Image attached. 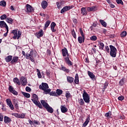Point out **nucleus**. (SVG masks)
<instances>
[{"label": "nucleus", "mask_w": 127, "mask_h": 127, "mask_svg": "<svg viewBox=\"0 0 127 127\" xmlns=\"http://www.w3.org/2000/svg\"><path fill=\"white\" fill-rule=\"evenodd\" d=\"M62 54L66 64L69 66H73V63L70 60V55H69V53H68L67 48H64L62 50Z\"/></svg>", "instance_id": "nucleus-1"}, {"label": "nucleus", "mask_w": 127, "mask_h": 127, "mask_svg": "<svg viewBox=\"0 0 127 127\" xmlns=\"http://www.w3.org/2000/svg\"><path fill=\"white\" fill-rule=\"evenodd\" d=\"M33 98L31 99V101H32L33 103L37 106V107H38L40 109H43V107H42V105H41V103H40V102L38 101L39 98L38 96L35 94H33L32 95Z\"/></svg>", "instance_id": "nucleus-2"}, {"label": "nucleus", "mask_w": 127, "mask_h": 127, "mask_svg": "<svg viewBox=\"0 0 127 127\" xmlns=\"http://www.w3.org/2000/svg\"><path fill=\"white\" fill-rule=\"evenodd\" d=\"M109 47L110 48V55L113 58H116L117 57V52H118V50L113 45H110Z\"/></svg>", "instance_id": "nucleus-3"}, {"label": "nucleus", "mask_w": 127, "mask_h": 127, "mask_svg": "<svg viewBox=\"0 0 127 127\" xmlns=\"http://www.w3.org/2000/svg\"><path fill=\"white\" fill-rule=\"evenodd\" d=\"M11 33H12L14 35L12 37L13 39H19L21 37V32L19 30L17 31L16 30H13Z\"/></svg>", "instance_id": "nucleus-4"}, {"label": "nucleus", "mask_w": 127, "mask_h": 127, "mask_svg": "<svg viewBox=\"0 0 127 127\" xmlns=\"http://www.w3.org/2000/svg\"><path fill=\"white\" fill-rule=\"evenodd\" d=\"M82 97L85 103H87V104L90 103V95L88 94V93L86 92V90L83 91Z\"/></svg>", "instance_id": "nucleus-5"}, {"label": "nucleus", "mask_w": 127, "mask_h": 127, "mask_svg": "<svg viewBox=\"0 0 127 127\" xmlns=\"http://www.w3.org/2000/svg\"><path fill=\"white\" fill-rule=\"evenodd\" d=\"M74 6H65L63 7V9L61 10V13H64V12H66V11H68V10H70V9L73 8Z\"/></svg>", "instance_id": "nucleus-6"}, {"label": "nucleus", "mask_w": 127, "mask_h": 127, "mask_svg": "<svg viewBox=\"0 0 127 127\" xmlns=\"http://www.w3.org/2000/svg\"><path fill=\"white\" fill-rule=\"evenodd\" d=\"M8 90L9 92L11 93V94H13V95H15V96H17V95H18V92L15 91V90H14V88H13L11 85H9Z\"/></svg>", "instance_id": "nucleus-7"}, {"label": "nucleus", "mask_w": 127, "mask_h": 127, "mask_svg": "<svg viewBox=\"0 0 127 127\" xmlns=\"http://www.w3.org/2000/svg\"><path fill=\"white\" fill-rule=\"evenodd\" d=\"M20 81L22 86H26V84H27V79L26 77H25V76H21Z\"/></svg>", "instance_id": "nucleus-8"}, {"label": "nucleus", "mask_w": 127, "mask_h": 127, "mask_svg": "<svg viewBox=\"0 0 127 127\" xmlns=\"http://www.w3.org/2000/svg\"><path fill=\"white\" fill-rule=\"evenodd\" d=\"M6 102L7 106L10 108V110L13 111L14 110V107H13V105H12V103L11 102L10 99H7Z\"/></svg>", "instance_id": "nucleus-9"}, {"label": "nucleus", "mask_w": 127, "mask_h": 127, "mask_svg": "<svg viewBox=\"0 0 127 127\" xmlns=\"http://www.w3.org/2000/svg\"><path fill=\"white\" fill-rule=\"evenodd\" d=\"M49 88V86H48V84L44 82L42 83V85H39V89L40 90H42L43 91L45 90L46 89H48Z\"/></svg>", "instance_id": "nucleus-10"}, {"label": "nucleus", "mask_w": 127, "mask_h": 127, "mask_svg": "<svg viewBox=\"0 0 127 127\" xmlns=\"http://www.w3.org/2000/svg\"><path fill=\"white\" fill-rule=\"evenodd\" d=\"M26 8L27 9V12H33L34 11V8L29 4H26Z\"/></svg>", "instance_id": "nucleus-11"}, {"label": "nucleus", "mask_w": 127, "mask_h": 127, "mask_svg": "<svg viewBox=\"0 0 127 127\" xmlns=\"http://www.w3.org/2000/svg\"><path fill=\"white\" fill-rule=\"evenodd\" d=\"M0 28H6V29H8V26H7V24H6V23L4 22V21H0Z\"/></svg>", "instance_id": "nucleus-12"}, {"label": "nucleus", "mask_w": 127, "mask_h": 127, "mask_svg": "<svg viewBox=\"0 0 127 127\" xmlns=\"http://www.w3.org/2000/svg\"><path fill=\"white\" fill-rule=\"evenodd\" d=\"M18 57L14 56L12 58V61H11V64H16L18 62Z\"/></svg>", "instance_id": "nucleus-13"}, {"label": "nucleus", "mask_w": 127, "mask_h": 127, "mask_svg": "<svg viewBox=\"0 0 127 127\" xmlns=\"http://www.w3.org/2000/svg\"><path fill=\"white\" fill-rule=\"evenodd\" d=\"M56 26V23L54 22H52L51 24V30L52 32H56V29H55V27Z\"/></svg>", "instance_id": "nucleus-14"}, {"label": "nucleus", "mask_w": 127, "mask_h": 127, "mask_svg": "<svg viewBox=\"0 0 127 127\" xmlns=\"http://www.w3.org/2000/svg\"><path fill=\"white\" fill-rule=\"evenodd\" d=\"M36 36L37 38H40L43 36V30L42 29L40 30L39 32L36 33Z\"/></svg>", "instance_id": "nucleus-15"}, {"label": "nucleus", "mask_w": 127, "mask_h": 127, "mask_svg": "<svg viewBox=\"0 0 127 127\" xmlns=\"http://www.w3.org/2000/svg\"><path fill=\"white\" fill-rule=\"evenodd\" d=\"M61 111L62 113L65 114V113H67V112H68V108L66 107H65V106L64 105H61Z\"/></svg>", "instance_id": "nucleus-16"}, {"label": "nucleus", "mask_w": 127, "mask_h": 127, "mask_svg": "<svg viewBox=\"0 0 127 127\" xmlns=\"http://www.w3.org/2000/svg\"><path fill=\"white\" fill-rule=\"evenodd\" d=\"M88 75L92 80H96V76H95L93 72L88 71Z\"/></svg>", "instance_id": "nucleus-17"}, {"label": "nucleus", "mask_w": 127, "mask_h": 127, "mask_svg": "<svg viewBox=\"0 0 127 127\" xmlns=\"http://www.w3.org/2000/svg\"><path fill=\"white\" fill-rule=\"evenodd\" d=\"M81 13L83 16H85L88 14V12L86 10V7H82L81 8Z\"/></svg>", "instance_id": "nucleus-18"}, {"label": "nucleus", "mask_w": 127, "mask_h": 127, "mask_svg": "<svg viewBox=\"0 0 127 127\" xmlns=\"http://www.w3.org/2000/svg\"><path fill=\"white\" fill-rule=\"evenodd\" d=\"M41 5L42 8H43V9H45V8H46L48 5V2L45 0H44L42 2Z\"/></svg>", "instance_id": "nucleus-19"}, {"label": "nucleus", "mask_w": 127, "mask_h": 127, "mask_svg": "<svg viewBox=\"0 0 127 127\" xmlns=\"http://www.w3.org/2000/svg\"><path fill=\"white\" fill-rule=\"evenodd\" d=\"M11 122V119L7 116H4V123L5 124H9Z\"/></svg>", "instance_id": "nucleus-20"}, {"label": "nucleus", "mask_w": 127, "mask_h": 127, "mask_svg": "<svg viewBox=\"0 0 127 127\" xmlns=\"http://www.w3.org/2000/svg\"><path fill=\"white\" fill-rule=\"evenodd\" d=\"M41 104L45 109H46L49 106V104H48V103H47L45 100H41Z\"/></svg>", "instance_id": "nucleus-21"}, {"label": "nucleus", "mask_w": 127, "mask_h": 127, "mask_svg": "<svg viewBox=\"0 0 127 127\" xmlns=\"http://www.w3.org/2000/svg\"><path fill=\"white\" fill-rule=\"evenodd\" d=\"M61 70L62 71H64V72H65V73H69L70 72V70L68 68H66V67L64 66L63 65H61Z\"/></svg>", "instance_id": "nucleus-22"}, {"label": "nucleus", "mask_w": 127, "mask_h": 127, "mask_svg": "<svg viewBox=\"0 0 127 127\" xmlns=\"http://www.w3.org/2000/svg\"><path fill=\"white\" fill-rule=\"evenodd\" d=\"M5 60L7 63H8V62H11L12 60V56H8L6 57Z\"/></svg>", "instance_id": "nucleus-23"}, {"label": "nucleus", "mask_w": 127, "mask_h": 127, "mask_svg": "<svg viewBox=\"0 0 127 127\" xmlns=\"http://www.w3.org/2000/svg\"><path fill=\"white\" fill-rule=\"evenodd\" d=\"M47 112L48 113H50V114L53 113V112H54V110L52 107H51L50 105H49L46 108Z\"/></svg>", "instance_id": "nucleus-24"}, {"label": "nucleus", "mask_w": 127, "mask_h": 127, "mask_svg": "<svg viewBox=\"0 0 127 127\" xmlns=\"http://www.w3.org/2000/svg\"><path fill=\"white\" fill-rule=\"evenodd\" d=\"M78 41L80 44H82V43H84L85 41V38H83L82 37L79 36L78 37Z\"/></svg>", "instance_id": "nucleus-25"}, {"label": "nucleus", "mask_w": 127, "mask_h": 127, "mask_svg": "<svg viewBox=\"0 0 127 127\" xmlns=\"http://www.w3.org/2000/svg\"><path fill=\"white\" fill-rule=\"evenodd\" d=\"M67 81L68 83L71 84L74 82V78H73L72 76H67Z\"/></svg>", "instance_id": "nucleus-26"}, {"label": "nucleus", "mask_w": 127, "mask_h": 127, "mask_svg": "<svg viewBox=\"0 0 127 127\" xmlns=\"http://www.w3.org/2000/svg\"><path fill=\"white\" fill-rule=\"evenodd\" d=\"M13 104L14 105V107L16 110H18L19 107L18 106V101L16 99H13Z\"/></svg>", "instance_id": "nucleus-27"}, {"label": "nucleus", "mask_w": 127, "mask_h": 127, "mask_svg": "<svg viewBox=\"0 0 127 127\" xmlns=\"http://www.w3.org/2000/svg\"><path fill=\"white\" fill-rule=\"evenodd\" d=\"M56 93L57 95V97H58V96H61V95L63 94V91L61 89H57Z\"/></svg>", "instance_id": "nucleus-28"}, {"label": "nucleus", "mask_w": 127, "mask_h": 127, "mask_svg": "<svg viewBox=\"0 0 127 127\" xmlns=\"http://www.w3.org/2000/svg\"><path fill=\"white\" fill-rule=\"evenodd\" d=\"M89 123H90V117H87L86 121L83 123V126L84 127H87V126L88 125V124H89Z\"/></svg>", "instance_id": "nucleus-29"}, {"label": "nucleus", "mask_w": 127, "mask_h": 127, "mask_svg": "<svg viewBox=\"0 0 127 127\" xmlns=\"http://www.w3.org/2000/svg\"><path fill=\"white\" fill-rule=\"evenodd\" d=\"M95 8H96V6H92L91 7H88L87 8V11H94L95 10Z\"/></svg>", "instance_id": "nucleus-30"}, {"label": "nucleus", "mask_w": 127, "mask_h": 127, "mask_svg": "<svg viewBox=\"0 0 127 127\" xmlns=\"http://www.w3.org/2000/svg\"><path fill=\"white\" fill-rule=\"evenodd\" d=\"M6 21L8 22V23H10V24H12L13 23V19L11 18L7 17L6 19Z\"/></svg>", "instance_id": "nucleus-31"}, {"label": "nucleus", "mask_w": 127, "mask_h": 127, "mask_svg": "<svg viewBox=\"0 0 127 127\" xmlns=\"http://www.w3.org/2000/svg\"><path fill=\"white\" fill-rule=\"evenodd\" d=\"M57 6L58 8V9H60L62 7L61 5L63 4V2L61 1V2H56Z\"/></svg>", "instance_id": "nucleus-32"}, {"label": "nucleus", "mask_w": 127, "mask_h": 127, "mask_svg": "<svg viewBox=\"0 0 127 127\" xmlns=\"http://www.w3.org/2000/svg\"><path fill=\"white\" fill-rule=\"evenodd\" d=\"M21 94H22V95L24 96V97H25V98H30V94L29 93L22 91Z\"/></svg>", "instance_id": "nucleus-33"}, {"label": "nucleus", "mask_w": 127, "mask_h": 127, "mask_svg": "<svg viewBox=\"0 0 127 127\" xmlns=\"http://www.w3.org/2000/svg\"><path fill=\"white\" fill-rule=\"evenodd\" d=\"M99 22H100L101 24H102V26H104V27H107V24L106 23V22H105V21H104V20L100 19Z\"/></svg>", "instance_id": "nucleus-34"}, {"label": "nucleus", "mask_w": 127, "mask_h": 127, "mask_svg": "<svg viewBox=\"0 0 127 127\" xmlns=\"http://www.w3.org/2000/svg\"><path fill=\"white\" fill-rule=\"evenodd\" d=\"M74 82L75 84H79V75H78V73L75 75Z\"/></svg>", "instance_id": "nucleus-35"}, {"label": "nucleus", "mask_w": 127, "mask_h": 127, "mask_svg": "<svg viewBox=\"0 0 127 127\" xmlns=\"http://www.w3.org/2000/svg\"><path fill=\"white\" fill-rule=\"evenodd\" d=\"M13 82L14 83H16V84H17V85H20V81H19V79H18L17 77H15L13 79Z\"/></svg>", "instance_id": "nucleus-36"}, {"label": "nucleus", "mask_w": 127, "mask_h": 127, "mask_svg": "<svg viewBox=\"0 0 127 127\" xmlns=\"http://www.w3.org/2000/svg\"><path fill=\"white\" fill-rule=\"evenodd\" d=\"M105 117H106V118H108V119L112 118V112L109 111L108 113L105 114Z\"/></svg>", "instance_id": "nucleus-37"}, {"label": "nucleus", "mask_w": 127, "mask_h": 127, "mask_svg": "<svg viewBox=\"0 0 127 127\" xmlns=\"http://www.w3.org/2000/svg\"><path fill=\"white\" fill-rule=\"evenodd\" d=\"M78 103L80 106H84V105H85V102H84V100H83V99L82 98L78 99Z\"/></svg>", "instance_id": "nucleus-38"}, {"label": "nucleus", "mask_w": 127, "mask_h": 127, "mask_svg": "<svg viewBox=\"0 0 127 127\" xmlns=\"http://www.w3.org/2000/svg\"><path fill=\"white\" fill-rule=\"evenodd\" d=\"M50 23H51V21L50 20H47L45 24V29H46L48 26L50 25Z\"/></svg>", "instance_id": "nucleus-39"}, {"label": "nucleus", "mask_w": 127, "mask_h": 127, "mask_svg": "<svg viewBox=\"0 0 127 127\" xmlns=\"http://www.w3.org/2000/svg\"><path fill=\"white\" fill-rule=\"evenodd\" d=\"M0 5L3 6V7H5L6 5V2L5 0H2L0 1Z\"/></svg>", "instance_id": "nucleus-40"}, {"label": "nucleus", "mask_w": 127, "mask_h": 127, "mask_svg": "<svg viewBox=\"0 0 127 127\" xmlns=\"http://www.w3.org/2000/svg\"><path fill=\"white\" fill-rule=\"evenodd\" d=\"M37 75L39 78V79H41L42 78V75H41V73H40V70H39V69L37 68Z\"/></svg>", "instance_id": "nucleus-41"}, {"label": "nucleus", "mask_w": 127, "mask_h": 127, "mask_svg": "<svg viewBox=\"0 0 127 127\" xmlns=\"http://www.w3.org/2000/svg\"><path fill=\"white\" fill-rule=\"evenodd\" d=\"M104 47H105V45L103 42H100L99 43V49L101 50H103L104 49Z\"/></svg>", "instance_id": "nucleus-42"}, {"label": "nucleus", "mask_w": 127, "mask_h": 127, "mask_svg": "<svg viewBox=\"0 0 127 127\" xmlns=\"http://www.w3.org/2000/svg\"><path fill=\"white\" fill-rule=\"evenodd\" d=\"M71 35L75 38V39H76L77 36H76V32H75V30H74V29L71 30Z\"/></svg>", "instance_id": "nucleus-43"}, {"label": "nucleus", "mask_w": 127, "mask_h": 127, "mask_svg": "<svg viewBox=\"0 0 127 127\" xmlns=\"http://www.w3.org/2000/svg\"><path fill=\"white\" fill-rule=\"evenodd\" d=\"M45 92V94L46 95H47V94H50V93H51V89L49 88H47V89H44V90Z\"/></svg>", "instance_id": "nucleus-44"}, {"label": "nucleus", "mask_w": 127, "mask_h": 127, "mask_svg": "<svg viewBox=\"0 0 127 127\" xmlns=\"http://www.w3.org/2000/svg\"><path fill=\"white\" fill-rule=\"evenodd\" d=\"M127 31H123L122 32V33H121V37H126V36H127Z\"/></svg>", "instance_id": "nucleus-45"}, {"label": "nucleus", "mask_w": 127, "mask_h": 127, "mask_svg": "<svg viewBox=\"0 0 127 127\" xmlns=\"http://www.w3.org/2000/svg\"><path fill=\"white\" fill-rule=\"evenodd\" d=\"M65 97L66 99H69V98L71 97V94H70V92L69 91H67V92L65 94Z\"/></svg>", "instance_id": "nucleus-46"}, {"label": "nucleus", "mask_w": 127, "mask_h": 127, "mask_svg": "<svg viewBox=\"0 0 127 127\" xmlns=\"http://www.w3.org/2000/svg\"><path fill=\"white\" fill-rule=\"evenodd\" d=\"M50 96H53L54 97H57V94L56 92L52 91L50 93Z\"/></svg>", "instance_id": "nucleus-47"}, {"label": "nucleus", "mask_w": 127, "mask_h": 127, "mask_svg": "<svg viewBox=\"0 0 127 127\" xmlns=\"http://www.w3.org/2000/svg\"><path fill=\"white\" fill-rule=\"evenodd\" d=\"M7 18L6 17V14H3L0 16L1 20H3L4 19H6Z\"/></svg>", "instance_id": "nucleus-48"}, {"label": "nucleus", "mask_w": 127, "mask_h": 127, "mask_svg": "<svg viewBox=\"0 0 127 127\" xmlns=\"http://www.w3.org/2000/svg\"><path fill=\"white\" fill-rule=\"evenodd\" d=\"M108 86H109V82H106L104 84V86H103V90H106V88H107V87H108Z\"/></svg>", "instance_id": "nucleus-49"}, {"label": "nucleus", "mask_w": 127, "mask_h": 127, "mask_svg": "<svg viewBox=\"0 0 127 127\" xmlns=\"http://www.w3.org/2000/svg\"><path fill=\"white\" fill-rule=\"evenodd\" d=\"M119 84L120 86H123L124 84H125V79L124 78H122L120 81Z\"/></svg>", "instance_id": "nucleus-50"}, {"label": "nucleus", "mask_w": 127, "mask_h": 127, "mask_svg": "<svg viewBox=\"0 0 127 127\" xmlns=\"http://www.w3.org/2000/svg\"><path fill=\"white\" fill-rule=\"evenodd\" d=\"M116 2L118 4H122V5H124V2L122 0H116Z\"/></svg>", "instance_id": "nucleus-51"}, {"label": "nucleus", "mask_w": 127, "mask_h": 127, "mask_svg": "<svg viewBox=\"0 0 127 127\" xmlns=\"http://www.w3.org/2000/svg\"><path fill=\"white\" fill-rule=\"evenodd\" d=\"M90 40H92L93 41H96L97 40V36H92L90 38Z\"/></svg>", "instance_id": "nucleus-52"}, {"label": "nucleus", "mask_w": 127, "mask_h": 127, "mask_svg": "<svg viewBox=\"0 0 127 127\" xmlns=\"http://www.w3.org/2000/svg\"><path fill=\"white\" fill-rule=\"evenodd\" d=\"M25 118V113L19 114V119H24Z\"/></svg>", "instance_id": "nucleus-53"}, {"label": "nucleus", "mask_w": 127, "mask_h": 127, "mask_svg": "<svg viewBox=\"0 0 127 127\" xmlns=\"http://www.w3.org/2000/svg\"><path fill=\"white\" fill-rule=\"evenodd\" d=\"M12 116H14V117H15V118H18V119H19V114L18 113H12Z\"/></svg>", "instance_id": "nucleus-54"}, {"label": "nucleus", "mask_w": 127, "mask_h": 127, "mask_svg": "<svg viewBox=\"0 0 127 127\" xmlns=\"http://www.w3.org/2000/svg\"><path fill=\"white\" fill-rule=\"evenodd\" d=\"M105 51L107 52V53H110V48L108 46H106L105 47Z\"/></svg>", "instance_id": "nucleus-55"}, {"label": "nucleus", "mask_w": 127, "mask_h": 127, "mask_svg": "<svg viewBox=\"0 0 127 127\" xmlns=\"http://www.w3.org/2000/svg\"><path fill=\"white\" fill-rule=\"evenodd\" d=\"M118 100L119 101H124L125 100V97L124 96H121L118 97Z\"/></svg>", "instance_id": "nucleus-56"}, {"label": "nucleus", "mask_w": 127, "mask_h": 127, "mask_svg": "<svg viewBox=\"0 0 127 127\" xmlns=\"http://www.w3.org/2000/svg\"><path fill=\"white\" fill-rule=\"evenodd\" d=\"M26 92H28L29 93H30V92H31V88H30V87L27 86L26 87Z\"/></svg>", "instance_id": "nucleus-57"}, {"label": "nucleus", "mask_w": 127, "mask_h": 127, "mask_svg": "<svg viewBox=\"0 0 127 127\" xmlns=\"http://www.w3.org/2000/svg\"><path fill=\"white\" fill-rule=\"evenodd\" d=\"M2 111H3L4 112H5V111H6V108L4 107H5V105H4V104H2Z\"/></svg>", "instance_id": "nucleus-58"}, {"label": "nucleus", "mask_w": 127, "mask_h": 127, "mask_svg": "<svg viewBox=\"0 0 127 127\" xmlns=\"http://www.w3.org/2000/svg\"><path fill=\"white\" fill-rule=\"evenodd\" d=\"M2 121H3V116L0 114V122H2Z\"/></svg>", "instance_id": "nucleus-59"}, {"label": "nucleus", "mask_w": 127, "mask_h": 127, "mask_svg": "<svg viewBox=\"0 0 127 127\" xmlns=\"http://www.w3.org/2000/svg\"><path fill=\"white\" fill-rule=\"evenodd\" d=\"M33 123L34 124H35V125H40V123L36 120H34Z\"/></svg>", "instance_id": "nucleus-60"}, {"label": "nucleus", "mask_w": 127, "mask_h": 127, "mask_svg": "<svg viewBox=\"0 0 127 127\" xmlns=\"http://www.w3.org/2000/svg\"><path fill=\"white\" fill-rule=\"evenodd\" d=\"M25 56H26V59H29V58H30V54H26Z\"/></svg>", "instance_id": "nucleus-61"}, {"label": "nucleus", "mask_w": 127, "mask_h": 127, "mask_svg": "<svg viewBox=\"0 0 127 127\" xmlns=\"http://www.w3.org/2000/svg\"><path fill=\"white\" fill-rule=\"evenodd\" d=\"M6 32L3 35V36L4 37H6V36H7V33H8V29H6Z\"/></svg>", "instance_id": "nucleus-62"}, {"label": "nucleus", "mask_w": 127, "mask_h": 127, "mask_svg": "<svg viewBox=\"0 0 127 127\" xmlns=\"http://www.w3.org/2000/svg\"><path fill=\"white\" fill-rule=\"evenodd\" d=\"M92 52H93L94 53H96L97 52V50H96L95 48H93L92 49Z\"/></svg>", "instance_id": "nucleus-63"}, {"label": "nucleus", "mask_w": 127, "mask_h": 127, "mask_svg": "<svg viewBox=\"0 0 127 127\" xmlns=\"http://www.w3.org/2000/svg\"><path fill=\"white\" fill-rule=\"evenodd\" d=\"M28 122H29V123L30 124V125H33L34 122H32L31 120H30V119H29L28 120Z\"/></svg>", "instance_id": "nucleus-64"}]
</instances>
